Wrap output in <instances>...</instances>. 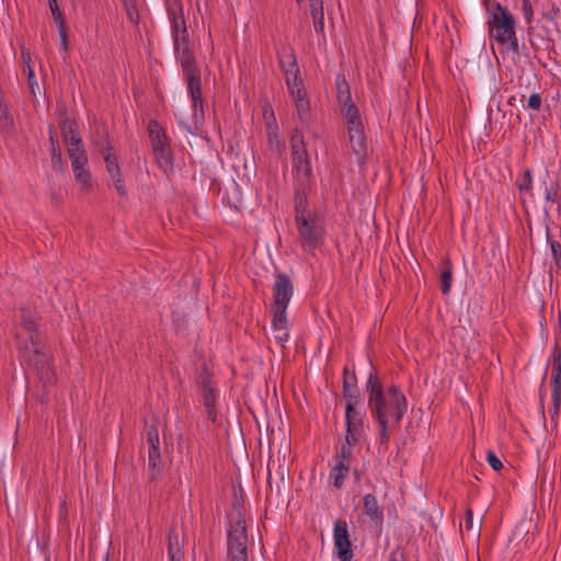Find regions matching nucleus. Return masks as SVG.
<instances>
[{
  "mask_svg": "<svg viewBox=\"0 0 561 561\" xmlns=\"http://www.w3.org/2000/svg\"><path fill=\"white\" fill-rule=\"evenodd\" d=\"M167 9L171 24L174 54L187 80V87L193 101L194 117L196 121H201L204 117L201 70L196 65L194 45L188 36L183 5L179 0H171L168 1Z\"/></svg>",
  "mask_w": 561,
  "mask_h": 561,
  "instance_id": "1",
  "label": "nucleus"
},
{
  "mask_svg": "<svg viewBox=\"0 0 561 561\" xmlns=\"http://www.w3.org/2000/svg\"><path fill=\"white\" fill-rule=\"evenodd\" d=\"M368 408L379 426L380 445H387L390 433L397 430L408 409L405 396L396 386L386 391L376 376L369 375L367 381Z\"/></svg>",
  "mask_w": 561,
  "mask_h": 561,
  "instance_id": "2",
  "label": "nucleus"
},
{
  "mask_svg": "<svg viewBox=\"0 0 561 561\" xmlns=\"http://www.w3.org/2000/svg\"><path fill=\"white\" fill-rule=\"evenodd\" d=\"M296 226L305 250L311 251L320 244L324 221L308 209L307 198L302 192L296 194Z\"/></svg>",
  "mask_w": 561,
  "mask_h": 561,
  "instance_id": "3",
  "label": "nucleus"
},
{
  "mask_svg": "<svg viewBox=\"0 0 561 561\" xmlns=\"http://www.w3.org/2000/svg\"><path fill=\"white\" fill-rule=\"evenodd\" d=\"M28 341L30 343L22 348L23 358L36 370L43 385H53L56 381V375L51 367L50 354L45 350L38 335H32Z\"/></svg>",
  "mask_w": 561,
  "mask_h": 561,
  "instance_id": "4",
  "label": "nucleus"
},
{
  "mask_svg": "<svg viewBox=\"0 0 561 561\" xmlns=\"http://www.w3.org/2000/svg\"><path fill=\"white\" fill-rule=\"evenodd\" d=\"M489 25L492 37L501 44H507L514 53H518L514 16L504 7L501 4L496 5Z\"/></svg>",
  "mask_w": 561,
  "mask_h": 561,
  "instance_id": "5",
  "label": "nucleus"
},
{
  "mask_svg": "<svg viewBox=\"0 0 561 561\" xmlns=\"http://www.w3.org/2000/svg\"><path fill=\"white\" fill-rule=\"evenodd\" d=\"M290 148L296 181L301 187H305L310 183L312 172L304 141V136L297 129H295L291 135Z\"/></svg>",
  "mask_w": 561,
  "mask_h": 561,
  "instance_id": "6",
  "label": "nucleus"
},
{
  "mask_svg": "<svg viewBox=\"0 0 561 561\" xmlns=\"http://www.w3.org/2000/svg\"><path fill=\"white\" fill-rule=\"evenodd\" d=\"M149 138L152 146V151L159 168L168 171L172 168V157L168 145L167 136L162 127L156 122L151 121L148 125Z\"/></svg>",
  "mask_w": 561,
  "mask_h": 561,
  "instance_id": "7",
  "label": "nucleus"
},
{
  "mask_svg": "<svg viewBox=\"0 0 561 561\" xmlns=\"http://www.w3.org/2000/svg\"><path fill=\"white\" fill-rule=\"evenodd\" d=\"M228 552L232 561H248V536L244 519L239 515L228 534Z\"/></svg>",
  "mask_w": 561,
  "mask_h": 561,
  "instance_id": "8",
  "label": "nucleus"
},
{
  "mask_svg": "<svg viewBox=\"0 0 561 561\" xmlns=\"http://www.w3.org/2000/svg\"><path fill=\"white\" fill-rule=\"evenodd\" d=\"M270 449L271 456L267 465L268 482L272 483L273 479L284 481L289 472V445L287 442H284L275 449V443L273 440Z\"/></svg>",
  "mask_w": 561,
  "mask_h": 561,
  "instance_id": "9",
  "label": "nucleus"
},
{
  "mask_svg": "<svg viewBox=\"0 0 561 561\" xmlns=\"http://www.w3.org/2000/svg\"><path fill=\"white\" fill-rule=\"evenodd\" d=\"M60 128L71 164L79 160L88 161V156L78 133L76 122L65 118L60 123Z\"/></svg>",
  "mask_w": 561,
  "mask_h": 561,
  "instance_id": "10",
  "label": "nucleus"
},
{
  "mask_svg": "<svg viewBox=\"0 0 561 561\" xmlns=\"http://www.w3.org/2000/svg\"><path fill=\"white\" fill-rule=\"evenodd\" d=\"M294 294V285L286 274H276L273 286L274 313L286 314L288 304Z\"/></svg>",
  "mask_w": 561,
  "mask_h": 561,
  "instance_id": "11",
  "label": "nucleus"
},
{
  "mask_svg": "<svg viewBox=\"0 0 561 561\" xmlns=\"http://www.w3.org/2000/svg\"><path fill=\"white\" fill-rule=\"evenodd\" d=\"M197 383L199 386V392L203 398V404L206 409L207 417L215 422L216 421V389L214 387L211 375L206 366H203L197 374Z\"/></svg>",
  "mask_w": 561,
  "mask_h": 561,
  "instance_id": "12",
  "label": "nucleus"
},
{
  "mask_svg": "<svg viewBox=\"0 0 561 561\" xmlns=\"http://www.w3.org/2000/svg\"><path fill=\"white\" fill-rule=\"evenodd\" d=\"M96 146L99 148L100 153L103 156L106 170L110 174V176L113 180L115 190L119 195L126 194V188L124 185V181L121 175V169L117 162V158L112 154V146L107 140H104L102 142H96Z\"/></svg>",
  "mask_w": 561,
  "mask_h": 561,
  "instance_id": "13",
  "label": "nucleus"
},
{
  "mask_svg": "<svg viewBox=\"0 0 561 561\" xmlns=\"http://www.w3.org/2000/svg\"><path fill=\"white\" fill-rule=\"evenodd\" d=\"M552 408L549 410L550 417L557 423L561 403V350L556 345L552 362Z\"/></svg>",
  "mask_w": 561,
  "mask_h": 561,
  "instance_id": "14",
  "label": "nucleus"
},
{
  "mask_svg": "<svg viewBox=\"0 0 561 561\" xmlns=\"http://www.w3.org/2000/svg\"><path fill=\"white\" fill-rule=\"evenodd\" d=\"M333 536L339 559L341 561H351L353 558L352 543L345 520L337 519L335 522Z\"/></svg>",
  "mask_w": 561,
  "mask_h": 561,
  "instance_id": "15",
  "label": "nucleus"
},
{
  "mask_svg": "<svg viewBox=\"0 0 561 561\" xmlns=\"http://www.w3.org/2000/svg\"><path fill=\"white\" fill-rule=\"evenodd\" d=\"M146 438L148 444V466L153 477L162 468L159 433L154 425L148 427Z\"/></svg>",
  "mask_w": 561,
  "mask_h": 561,
  "instance_id": "16",
  "label": "nucleus"
},
{
  "mask_svg": "<svg viewBox=\"0 0 561 561\" xmlns=\"http://www.w3.org/2000/svg\"><path fill=\"white\" fill-rule=\"evenodd\" d=\"M348 141L352 153L358 163H362L367 156V142L364 133V127L348 128Z\"/></svg>",
  "mask_w": 561,
  "mask_h": 561,
  "instance_id": "17",
  "label": "nucleus"
},
{
  "mask_svg": "<svg viewBox=\"0 0 561 561\" xmlns=\"http://www.w3.org/2000/svg\"><path fill=\"white\" fill-rule=\"evenodd\" d=\"M183 546V531L176 525H172L168 536V551L170 561H181L184 552Z\"/></svg>",
  "mask_w": 561,
  "mask_h": 561,
  "instance_id": "18",
  "label": "nucleus"
},
{
  "mask_svg": "<svg viewBox=\"0 0 561 561\" xmlns=\"http://www.w3.org/2000/svg\"><path fill=\"white\" fill-rule=\"evenodd\" d=\"M272 334L274 340L284 346V343L289 339V332L287 328V317L282 313H274L272 320Z\"/></svg>",
  "mask_w": 561,
  "mask_h": 561,
  "instance_id": "19",
  "label": "nucleus"
},
{
  "mask_svg": "<svg viewBox=\"0 0 561 561\" xmlns=\"http://www.w3.org/2000/svg\"><path fill=\"white\" fill-rule=\"evenodd\" d=\"M288 60H289L288 68L285 66V62L282 58H280L279 62L285 71V73L287 75V84H288L289 90L291 91V87H294L295 90H297V88H301L302 81L298 77L297 62H296V59H295V56L293 53L288 54Z\"/></svg>",
  "mask_w": 561,
  "mask_h": 561,
  "instance_id": "20",
  "label": "nucleus"
},
{
  "mask_svg": "<svg viewBox=\"0 0 561 561\" xmlns=\"http://www.w3.org/2000/svg\"><path fill=\"white\" fill-rule=\"evenodd\" d=\"M88 161H75L71 164L72 172L75 175L76 182L84 190H88L92 186V179L90 172L87 170Z\"/></svg>",
  "mask_w": 561,
  "mask_h": 561,
  "instance_id": "21",
  "label": "nucleus"
},
{
  "mask_svg": "<svg viewBox=\"0 0 561 561\" xmlns=\"http://www.w3.org/2000/svg\"><path fill=\"white\" fill-rule=\"evenodd\" d=\"M364 513L375 523L382 519V512L379 508L376 497L371 494L364 496Z\"/></svg>",
  "mask_w": 561,
  "mask_h": 561,
  "instance_id": "22",
  "label": "nucleus"
},
{
  "mask_svg": "<svg viewBox=\"0 0 561 561\" xmlns=\"http://www.w3.org/2000/svg\"><path fill=\"white\" fill-rule=\"evenodd\" d=\"M341 111L346 119L347 129L363 126L359 110L355 104H348L346 106H343L341 107Z\"/></svg>",
  "mask_w": 561,
  "mask_h": 561,
  "instance_id": "23",
  "label": "nucleus"
},
{
  "mask_svg": "<svg viewBox=\"0 0 561 561\" xmlns=\"http://www.w3.org/2000/svg\"><path fill=\"white\" fill-rule=\"evenodd\" d=\"M346 428L359 430L363 426V415L360 412L356 411L352 399L348 400L346 404Z\"/></svg>",
  "mask_w": 561,
  "mask_h": 561,
  "instance_id": "24",
  "label": "nucleus"
},
{
  "mask_svg": "<svg viewBox=\"0 0 561 561\" xmlns=\"http://www.w3.org/2000/svg\"><path fill=\"white\" fill-rule=\"evenodd\" d=\"M337 101L341 107L348 104H354L351 98V90L347 81L344 77H337L336 79Z\"/></svg>",
  "mask_w": 561,
  "mask_h": 561,
  "instance_id": "25",
  "label": "nucleus"
},
{
  "mask_svg": "<svg viewBox=\"0 0 561 561\" xmlns=\"http://www.w3.org/2000/svg\"><path fill=\"white\" fill-rule=\"evenodd\" d=\"M445 270L442 272V291L448 294L451 287V263L449 259L444 261Z\"/></svg>",
  "mask_w": 561,
  "mask_h": 561,
  "instance_id": "26",
  "label": "nucleus"
},
{
  "mask_svg": "<svg viewBox=\"0 0 561 561\" xmlns=\"http://www.w3.org/2000/svg\"><path fill=\"white\" fill-rule=\"evenodd\" d=\"M348 471V466L343 461H339V463L333 468V477H334V486L340 489L343 484L345 473Z\"/></svg>",
  "mask_w": 561,
  "mask_h": 561,
  "instance_id": "27",
  "label": "nucleus"
},
{
  "mask_svg": "<svg viewBox=\"0 0 561 561\" xmlns=\"http://www.w3.org/2000/svg\"><path fill=\"white\" fill-rule=\"evenodd\" d=\"M49 140L51 142V162L59 169H62V154L61 149L54 135L50 133Z\"/></svg>",
  "mask_w": 561,
  "mask_h": 561,
  "instance_id": "28",
  "label": "nucleus"
},
{
  "mask_svg": "<svg viewBox=\"0 0 561 561\" xmlns=\"http://www.w3.org/2000/svg\"><path fill=\"white\" fill-rule=\"evenodd\" d=\"M465 524H466V529L468 531H471L474 537H479L480 531H481L482 520L480 519L474 524L472 520V511L470 508L467 510Z\"/></svg>",
  "mask_w": 561,
  "mask_h": 561,
  "instance_id": "29",
  "label": "nucleus"
},
{
  "mask_svg": "<svg viewBox=\"0 0 561 561\" xmlns=\"http://www.w3.org/2000/svg\"><path fill=\"white\" fill-rule=\"evenodd\" d=\"M48 5H49V9L51 11V14H53V18H54V21L56 22V24H61V22L66 21L62 12L59 9L57 0H48Z\"/></svg>",
  "mask_w": 561,
  "mask_h": 561,
  "instance_id": "30",
  "label": "nucleus"
},
{
  "mask_svg": "<svg viewBox=\"0 0 561 561\" xmlns=\"http://www.w3.org/2000/svg\"><path fill=\"white\" fill-rule=\"evenodd\" d=\"M296 110L298 117L301 122L307 121L308 118V111H309V103L307 100H298L296 103Z\"/></svg>",
  "mask_w": 561,
  "mask_h": 561,
  "instance_id": "31",
  "label": "nucleus"
},
{
  "mask_svg": "<svg viewBox=\"0 0 561 561\" xmlns=\"http://www.w3.org/2000/svg\"><path fill=\"white\" fill-rule=\"evenodd\" d=\"M57 26H58L60 46H61L62 50L67 51L69 49V46H68L66 21L61 22V24H57Z\"/></svg>",
  "mask_w": 561,
  "mask_h": 561,
  "instance_id": "32",
  "label": "nucleus"
},
{
  "mask_svg": "<svg viewBox=\"0 0 561 561\" xmlns=\"http://www.w3.org/2000/svg\"><path fill=\"white\" fill-rule=\"evenodd\" d=\"M124 1V4H125V9H126V13L128 15V19L133 22V23H138L139 21V14L135 8V5L130 2V0H123Z\"/></svg>",
  "mask_w": 561,
  "mask_h": 561,
  "instance_id": "33",
  "label": "nucleus"
},
{
  "mask_svg": "<svg viewBox=\"0 0 561 561\" xmlns=\"http://www.w3.org/2000/svg\"><path fill=\"white\" fill-rule=\"evenodd\" d=\"M28 84L30 90L34 96L42 95L43 90L37 82L34 81V72L28 66Z\"/></svg>",
  "mask_w": 561,
  "mask_h": 561,
  "instance_id": "34",
  "label": "nucleus"
},
{
  "mask_svg": "<svg viewBox=\"0 0 561 561\" xmlns=\"http://www.w3.org/2000/svg\"><path fill=\"white\" fill-rule=\"evenodd\" d=\"M486 460H488L489 465L491 466V468L495 471H499L503 467L500 458L491 450L488 451V454H486Z\"/></svg>",
  "mask_w": 561,
  "mask_h": 561,
  "instance_id": "35",
  "label": "nucleus"
},
{
  "mask_svg": "<svg viewBox=\"0 0 561 561\" xmlns=\"http://www.w3.org/2000/svg\"><path fill=\"white\" fill-rule=\"evenodd\" d=\"M531 182V173L529 170H526L523 180L518 183L519 191H528L530 188Z\"/></svg>",
  "mask_w": 561,
  "mask_h": 561,
  "instance_id": "36",
  "label": "nucleus"
},
{
  "mask_svg": "<svg viewBox=\"0 0 561 561\" xmlns=\"http://www.w3.org/2000/svg\"><path fill=\"white\" fill-rule=\"evenodd\" d=\"M359 430L346 428L345 435V444H348L351 447L358 442L357 434Z\"/></svg>",
  "mask_w": 561,
  "mask_h": 561,
  "instance_id": "37",
  "label": "nucleus"
},
{
  "mask_svg": "<svg viewBox=\"0 0 561 561\" xmlns=\"http://www.w3.org/2000/svg\"><path fill=\"white\" fill-rule=\"evenodd\" d=\"M337 457L345 463L352 457V447L348 444H343Z\"/></svg>",
  "mask_w": 561,
  "mask_h": 561,
  "instance_id": "38",
  "label": "nucleus"
},
{
  "mask_svg": "<svg viewBox=\"0 0 561 561\" xmlns=\"http://www.w3.org/2000/svg\"><path fill=\"white\" fill-rule=\"evenodd\" d=\"M551 251L556 263L561 266V244L557 241H551Z\"/></svg>",
  "mask_w": 561,
  "mask_h": 561,
  "instance_id": "39",
  "label": "nucleus"
},
{
  "mask_svg": "<svg viewBox=\"0 0 561 561\" xmlns=\"http://www.w3.org/2000/svg\"><path fill=\"white\" fill-rule=\"evenodd\" d=\"M528 106L531 110L538 111L541 106V98L539 94L535 93L531 94L528 99Z\"/></svg>",
  "mask_w": 561,
  "mask_h": 561,
  "instance_id": "40",
  "label": "nucleus"
},
{
  "mask_svg": "<svg viewBox=\"0 0 561 561\" xmlns=\"http://www.w3.org/2000/svg\"><path fill=\"white\" fill-rule=\"evenodd\" d=\"M523 13L527 22L533 19V7L529 0H523Z\"/></svg>",
  "mask_w": 561,
  "mask_h": 561,
  "instance_id": "41",
  "label": "nucleus"
},
{
  "mask_svg": "<svg viewBox=\"0 0 561 561\" xmlns=\"http://www.w3.org/2000/svg\"><path fill=\"white\" fill-rule=\"evenodd\" d=\"M22 325L25 328L26 331H28L31 333L30 337L32 335H34L33 331L35 330L36 325H35L34 321L31 318H28L25 314H23L22 316Z\"/></svg>",
  "mask_w": 561,
  "mask_h": 561,
  "instance_id": "42",
  "label": "nucleus"
},
{
  "mask_svg": "<svg viewBox=\"0 0 561 561\" xmlns=\"http://www.w3.org/2000/svg\"><path fill=\"white\" fill-rule=\"evenodd\" d=\"M356 382V376L355 374H348L347 369H344V388L345 389H350L351 387H353Z\"/></svg>",
  "mask_w": 561,
  "mask_h": 561,
  "instance_id": "43",
  "label": "nucleus"
},
{
  "mask_svg": "<svg viewBox=\"0 0 561 561\" xmlns=\"http://www.w3.org/2000/svg\"><path fill=\"white\" fill-rule=\"evenodd\" d=\"M312 19L314 31L318 33H322L324 28L323 14L314 15L312 16Z\"/></svg>",
  "mask_w": 561,
  "mask_h": 561,
  "instance_id": "44",
  "label": "nucleus"
},
{
  "mask_svg": "<svg viewBox=\"0 0 561 561\" xmlns=\"http://www.w3.org/2000/svg\"><path fill=\"white\" fill-rule=\"evenodd\" d=\"M290 93L294 96V100L296 103L298 102V100H306L305 99L306 93L301 88H297V90H295L294 87H291Z\"/></svg>",
  "mask_w": 561,
  "mask_h": 561,
  "instance_id": "45",
  "label": "nucleus"
},
{
  "mask_svg": "<svg viewBox=\"0 0 561 561\" xmlns=\"http://www.w3.org/2000/svg\"><path fill=\"white\" fill-rule=\"evenodd\" d=\"M543 198L548 202H554L558 198V192H552L551 190L546 188L543 192Z\"/></svg>",
  "mask_w": 561,
  "mask_h": 561,
  "instance_id": "46",
  "label": "nucleus"
},
{
  "mask_svg": "<svg viewBox=\"0 0 561 561\" xmlns=\"http://www.w3.org/2000/svg\"><path fill=\"white\" fill-rule=\"evenodd\" d=\"M391 561H403L402 553L399 551H394L391 553Z\"/></svg>",
  "mask_w": 561,
  "mask_h": 561,
  "instance_id": "47",
  "label": "nucleus"
},
{
  "mask_svg": "<svg viewBox=\"0 0 561 561\" xmlns=\"http://www.w3.org/2000/svg\"><path fill=\"white\" fill-rule=\"evenodd\" d=\"M560 13V10L556 7L552 8V12H551V15H550V19H554L557 15H559Z\"/></svg>",
  "mask_w": 561,
  "mask_h": 561,
  "instance_id": "48",
  "label": "nucleus"
},
{
  "mask_svg": "<svg viewBox=\"0 0 561 561\" xmlns=\"http://www.w3.org/2000/svg\"><path fill=\"white\" fill-rule=\"evenodd\" d=\"M22 55H23L24 60L28 64V61H30V59H31V56H30L28 54H27V55H25V53H24V51H22Z\"/></svg>",
  "mask_w": 561,
  "mask_h": 561,
  "instance_id": "49",
  "label": "nucleus"
}]
</instances>
